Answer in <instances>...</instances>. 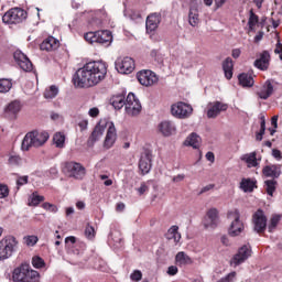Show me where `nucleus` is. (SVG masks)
<instances>
[{
  "mask_svg": "<svg viewBox=\"0 0 282 282\" xmlns=\"http://www.w3.org/2000/svg\"><path fill=\"white\" fill-rule=\"evenodd\" d=\"M85 235L87 239H94V237H96V230L94 229L93 226L88 225L85 229Z\"/></svg>",
  "mask_w": 282,
  "mask_h": 282,
  "instance_id": "8fccbe9b",
  "label": "nucleus"
},
{
  "mask_svg": "<svg viewBox=\"0 0 282 282\" xmlns=\"http://www.w3.org/2000/svg\"><path fill=\"white\" fill-rule=\"evenodd\" d=\"M32 265H33V268L41 269V268L45 267V261L42 260L41 257H33Z\"/></svg>",
  "mask_w": 282,
  "mask_h": 282,
  "instance_id": "49530a36",
  "label": "nucleus"
},
{
  "mask_svg": "<svg viewBox=\"0 0 282 282\" xmlns=\"http://www.w3.org/2000/svg\"><path fill=\"white\" fill-rule=\"evenodd\" d=\"M278 122H279V116H273V117L271 118V124H272V127H273L274 129H278V127H279Z\"/></svg>",
  "mask_w": 282,
  "mask_h": 282,
  "instance_id": "052dcab7",
  "label": "nucleus"
},
{
  "mask_svg": "<svg viewBox=\"0 0 282 282\" xmlns=\"http://www.w3.org/2000/svg\"><path fill=\"white\" fill-rule=\"evenodd\" d=\"M58 47H61V42L54 36H48L40 45V50L43 52H54L58 50Z\"/></svg>",
  "mask_w": 282,
  "mask_h": 282,
  "instance_id": "a878e982",
  "label": "nucleus"
},
{
  "mask_svg": "<svg viewBox=\"0 0 282 282\" xmlns=\"http://www.w3.org/2000/svg\"><path fill=\"white\" fill-rule=\"evenodd\" d=\"M58 96V88L56 86H51L44 91V98L46 100H52L53 98H56Z\"/></svg>",
  "mask_w": 282,
  "mask_h": 282,
  "instance_id": "79ce46f5",
  "label": "nucleus"
},
{
  "mask_svg": "<svg viewBox=\"0 0 282 282\" xmlns=\"http://www.w3.org/2000/svg\"><path fill=\"white\" fill-rule=\"evenodd\" d=\"M185 147H192L193 149H199V144H202V138L197 135V133H191L186 140L184 141Z\"/></svg>",
  "mask_w": 282,
  "mask_h": 282,
  "instance_id": "7c9ffc66",
  "label": "nucleus"
},
{
  "mask_svg": "<svg viewBox=\"0 0 282 282\" xmlns=\"http://www.w3.org/2000/svg\"><path fill=\"white\" fill-rule=\"evenodd\" d=\"M231 56H232V58H239V56H241V50L234 48L231 52Z\"/></svg>",
  "mask_w": 282,
  "mask_h": 282,
  "instance_id": "680f3d73",
  "label": "nucleus"
},
{
  "mask_svg": "<svg viewBox=\"0 0 282 282\" xmlns=\"http://www.w3.org/2000/svg\"><path fill=\"white\" fill-rule=\"evenodd\" d=\"M162 21V14L151 13L145 21L147 32H155Z\"/></svg>",
  "mask_w": 282,
  "mask_h": 282,
  "instance_id": "393cba45",
  "label": "nucleus"
},
{
  "mask_svg": "<svg viewBox=\"0 0 282 282\" xmlns=\"http://www.w3.org/2000/svg\"><path fill=\"white\" fill-rule=\"evenodd\" d=\"M139 169L142 175H147V173L151 171V153L145 152L141 155V159L139 161Z\"/></svg>",
  "mask_w": 282,
  "mask_h": 282,
  "instance_id": "c85d7f7f",
  "label": "nucleus"
},
{
  "mask_svg": "<svg viewBox=\"0 0 282 282\" xmlns=\"http://www.w3.org/2000/svg\"><path fill=\"white\" fill-rule=\"evenodd\" d=\"M241 162H246L248 169H257L259 166L261 159L257 158V152H250L247 154H243L240 158Z\"/></svg>",
  "mask_w": 282,
  "mask_h": 282,
  "instance_id": "bb28decb",
  "label": "nucleus"
},
{
  "mask_svg": "<svg viewBox=\"0 0 282 282\" xmlns=\"http://www.w3.org/2000/svg\"><path fill=\"white\" fill-rule=\"evenodd\" d=\"M47 140H50V133L36 130L31 131L26 133L22 140V151H30L31 147L39 149V147H43Z\"/></svg>",
  "mask_w": 282,
  "mask_h": 282,
  "instance_id": "f03ea898",
  "label": "nucleus"
},
{
  "mask_svg": "<svg viewBox=\"0 0 282 282\" xmlns=\"http://www.w3.org/2000/svg\"><path fill=\"white\" fill-rule=\"evenodd\" d=\"M24 241L26 246L34 247L36 243H39V237L36 236H25Z\"/></svg>",
  "mask_w": 282,
  "mask_h": 282,
  "instance_id": "a18cd8bd",
  "label": "nucleus"
},
{
  "mask_svg": "<svg viewBox=\"0 0 282 282\" xmlns=\"http://www.w3.org/2000/svg\"><path fill=\"white\" fill-rule=\"evenodd\" d=\"M257 188V181L252 178H242L240 182V189L243 193H252Z\"/></svg>",
  "mask_w": 282,
  "mask_h": 282,
  "instance_id": "c756f323",
  "label": "nucleus"
},
{
  "mask_svg": "<svg viewBox=\"0 0 282 282\" xmlns=\"http://www.w3.org/2000/svg\"><path fill=\"white\" fill-rule=\"evenodd\" d=\"M219 226V210L217 208H210L204 220V228L207 230H215Z\"/></svg>",
  "mask_w": 282,
  "mask_h": 282,
  "instance_id": "dca6fc26",
  "label": "nucleus"
},
{
  "mask_svg": "<svg viewBox=\"0 0 282 282\" xmlns=\"http://www.w3.org/2000/svg\"><path fill=\"white\" fill-rule=\"evenodd\" d=\"M13 58L19 65L20 69H23V72H32V62L30 61V58H28V55L23 54V52L15 51L13 54Z\"/></svg>",
  "mask_w": 282,
  "mask_h": 282,
  "instance_id": "f3484780",
  "label": "nucleus"
},
{
  "mask_svg": "<svg viewBox=\"0 0 282 282\" xmlns=\"http://www.w3.org/2000/svg\"><path fill=\"white\" fill-rule=\"evenodd\" d=\"M214 188H215V185L213 184L206 185L200 189L199 195H204V193H208V191H213Z\"/></svg>",
  "mask_w": 282,
  "mask_h": 282,
  "instance_id": "bf43d9fd",
  "label": "nucleus"
},
{
  "mask_svg": "<svg viewBox=\"0 0 282 282\" xmlns=\"http://www.w3.org/2000/svg\"><path fill=\"white\" fill-rule=\"evenodd\" d=\"M206 160H208V162H215V153L207 152L206 153Z\"/></svg>",
  "mask_w": 282,
  "mask_h": 282,
  "instance_id": "0e129e2a",
  "label": "nucleus"
},
{
  "mask_svg": "<svg viewBox=\"0 0 282 282\" xmlns=\"http://www.w3.org/2000/svg\"><path fill=\"white\" fill-rule=\"evenodd\" d=\"M10 195V188H8V185L0 183V199H6Z\"/></svg>",
  "mask_w": 282,
  "mask_h": 282,
  "instance_id": "09e8293b",
  "label": "nucleus"
},
{
  "mask_svg": "<svg viewBox=\"0 0 282 282\" xmlns=\"http://www.w3.org/2000/svg\"><path fill=\"white\" fill-rule=\"evenodd\" d=\"M199 6H202V0L189 1L188 23L192 28L199 25Z\"/></svg>",
  "mask_w": 282,
  "mask_h": 282,
  "instance_id": "2eb2a0df",
  "label": "nucleus"
},
{
  "mask_svg": "<svg viewBox=\"0 0 282 282\" xmlns=\"http://www.w3.org/2000/svg\"><path fill=\"white\" fill-rule=\"evenodd\" d=\"M177 272H178V269H177L176 265H171V267H169V269H167V274H169L170 276H175V274H177Z\"/></svg>",
  "mask_w": 282,
  "mask_h": 282,
  "instance_id": "13d9d810",
  "label": "nucleus"
},
{
  "mask_svg": "<svg viewBox=\"0 0 282 282\" xmlns=\"http://www.w3.org/2000/svg\"><path fill=\"white\" fill-rule=\"evenodd\" d=\"M251 254L252 250H250L248 246L241 247L232 258L234 265H241Z\"/></svg>",
  "mask_w": 282,
  "mask_h": 282,
  "instance_id": "4be33fe9",
  "label": "nucleus"
},
{
  "mask_svg": "<svg viewBox=\"0 0 282 282\" xmlns=\"http://www.w3.org/2000/svg\"><path fill=\"white\" fill-rule=\"evenodd\" d=\"M226 1L227 0H215L216 8H221L226 3Z\"/></svg>",
  "mask_w": 282,
  "mask_h": 282,
  "instance_id": "774afa93",
  "label": "nucleus"
},
{
  "mask_svg": "<svg viewBox=\"0 0 282 282\" xmlns=\"http://www.w3.org/2000/svg\"><path fill=\"white\" fill-rule=\"evenodd\" d=\"M28 180H29L28 176H20L17 180V186H25V184H28Z\"/></svg>",
  "mask_w": 282,
  "mask_h": 282,
  "instance_id": "4d7b16f0",
  "label": "nucleus"
},
{
  "mask_svg": "<svg viewBox=\"0 0 282 282\" xmlns=\"http://www.w3.org/2000/svg\"><path fill=\"white\" fill-rule=\"evenodd\" d=\"M272 156H273L278 162H281V160H282L281 150H279V149H273V150H272Z\"/></svg>",
  "mask_w": 282,
  "mask_h": 282,
  "instance_id": "6e6d98bb",
  "label": "nucleus"
},
{
  "mask_svg": "<svg viewBox=\"0 0 282 282\" xmlns=\"http://www.w3.org/2000/svg\"><path fill=\"white\" fill-rule=\"evenodd\" d=\"M22 162L21 156L13 154L9 158V164H11V166H20Z\"/></svg>",
  "mask_w": 282,
  "mask_h": 282,
  "instance_id": "de8ad7c7",
  "label": "nucleus"
},
{
  "mask_svg": "<svg viewBox=\"0 0 282 282\" xmlns=\"http://www.w3.org/2000/svg\"><path fill=\"white\" fill-rule=\"evenodd\" d=\"M276 90V82L274 79H267L256 91L260 100H268Z\"/></svg>",
  "mask_w": 282,
  "mask_h": 282,
  "instance_id": "9d476101",
  "label": "nucleus"
},
{
  "mask_svg": "<svg viewBox=\"0 0 282 282\" xmlns=\"http://www.w3.org/2000/svg\"><path fill=\"white\" fill-rule=\"evenodd\" d=\"M264 177H271V180H279L281 177V164H270L262 169Z\"/></svg>",
  "mask_w": 282,
  "mask_h": 282,
  "instance_id": "412c9836",
  "label": "nucleus"
},
{
  "mask_svg": "<svg viewBox=\"0 0 282 282\" xmlns=\"http://www.w3.org/2000/svg\"><path fill=\"white\" fill-rule=\"evenodd\" d=\"M148 191H149V186L147 185V183H141V186L137 188V193L139 195H144Z\"/></svg>",
  "mask_w": 282,
  "mask_h": 282,
  "instance_id": "864d4df0",
  "label": "nucleus"
},
{
  "mask_svg": "<svg viewBox=\"0 0 282 282\" xmlns=\"http://www.w3.org/2000/svg\"><path fill=\"white\" fill-rule=\"evenodd\" d=\"M110 102L115 109H122V107H127V99H124V95L113 96Z\"/></svg>",
  "mask_w": 282,
  "mask_h": 282,
  "instance_id": "e433bc0d",
  "label": "nucleus"
},
{
  "mask_svg": "<svg viewBox=\"0 0 282 282\" xmlns=\"http://www.w3.org/2000/svg\"><path fill=\"white\" fill-rule=\"evenodd\" d=\"M130 279L131 281H142V271L140 270H134L131 274H130Z\"/></svg>",
  "mask_w": 282,
  "mask_h": 282,
  "instance_id": "603ef678",
  "label": "nucleus"
},
{
  "mask_svg": "<svg viewBox=\"0 0 282 282\" xmlns=\"http://www.w3.org/2000/svg\"><path fill=\"white\" fill-rule=\"evenodd\" d=\"M259 23V15H256L254 11H250V17L248 20L249 31L252 32L254 30V25Z\"/></svg>",
  "mask_w": 282,
  "mask_h": 282,
  "instance_id": "c03bdc74",
  "label": "nucleus"
},
{
  "mask_svg": "<svg viewBox=\"0 0 282 282\" xmlns=\"http://www.w3.org/2000/svg\"><path fill=\"white\" fill-rule=\"evenodd\" d=\"M85 41L90 43H98L99 45H106L109 47L111 42L113 41V35H111L110 31H96V32H88L84 35Z\"/></svg>",
  "mask_w": 282,
  "mask_h": 282,
  "instance_id": "39448f33",
  "label": "nucleus"
},
{
  "mask_svg": "<svg viewBox=\"0 0 282 282\" xmlns=\"http://www.w3.org/2000/svg\"><path fill=\"white\" fill-rule=\"evenodd\" d=\"M108 130L106 133V138L104 140V149L109 150L113 144H116V140H118V132L116 131V126L113 122H109Z\"/></svg>",
  "mask_w": 282,
  "mask_h": 282,
  "instance_id": "a211bd4d",
  "label": "nucleus"
},
{
  "mask_svg": "<svg viewBox=\"0 0 282 282\" xmlns=\"http://www.w3.org/2000/svg\"><path fill=\"white\" fill-rule=\"evenodd\" d=\"M159 129L165 138H169L170 135H175V132L177 131V128L175 127V123L172 121H162L159 126Z\"/></svg>",
  "mask_w": 282,
  "mask_h": 282,
  "instance_id": "cd10ccee",
  "label": "nucleus"
},
{
  "mask_svg": "<svg viewBox=\"0 0 282 282\" xmlns=\"http://www.w3.org/2000/svg\"><path fill=\"white\" fill-rule=\"evenodd\" d=\"M171 113L174 118H178V120H186V118L193 116V106L178 101L171 106Z\"/></svg>",
  "mask_w": 282,
  "mask_h": 282,
  "instance_id": "0eeeda50",
  "label": "nucleus"
},
{
  "mask_svg": "<svg viewBox=\"0 0 282 282\" xmlns=\"http://www.w3.org/2000/svg\"><path fill=\"white\" fill-rule=\"evenodd\" d=\"M21 111V101L13 100L4 108V116L10 120L17 119L19 112Z\"/></svg>",
  "mask_w": 282,
  "mask_h": 282,
  "instance_id": "5701e85b",
  "label": "nucleus"
},
{
  "mask_svg": "<svg viewBox=\"0 0 282 282\" xmlns=\"http://www.w3.org/2000/svg\"><path fill=\"white\" fill-rule=\"evenodd\" d=\"M180 227L172 226L167 232L165 234L166 239L174 240V243H180V239H182V235L180 234Z\"/></svg>",
  "mask_w": 282,
  "mask_h": 282,
  "instance_id": "473e14b6",
  "label": "nucleus"
},
{
  "mask_svg": "<svg viewBox=\"0 0 282 282\" xmlns=\"http://www.w3.org/2000/svg\"><path fill=\"white\" fill-rule=\"evenodd\" d=\"M12 89V79L2 78L0 79V94H8Z\"/></svg>",
  "mask_w": 282,
  "mask_h": 282,
  "instance_id": "ea45409f",
  "label": "nucleus"
},
{
  "mask_svg": "<svg viewBox=\"0 0 282 282\" xmlns=\"http://www.w3.org/2000/svg\"><path fill=\"white\" fill-rule=\"evenodd\" d=\"M124 203H118L117 206H116V210L118 213H122V210H124Z\"/></svg>",
  "mask_w": 282,
  "mask_h": 282,
  "instance_id": "338daca9",
  "label": "nucleus"
},
{
  "mask_svg": "<svg viewBox=\"0 0 282 282\" xmlns=\"http://www.w3.org/2000/svg\"><path fill=\"white\" fill-rule=\"evenodd\" d=\"M184 177H185L184 174H178L176 176H173L172 182L174 183L183 182Z\"/></svg>",
  "mask_w": 282,
  "mask_h": 282,
  "instance_id": "e2e57ef3",
  "label": "nucleus"
},
{
  "mask_svg": "<svg viewBox=\"0 0 282 282\" xmlns=\"http://www.w3.org/2000/svg\"><path fill=\"white\" fill-rule=\"evenodd\" d=\"M207 118H217L221 111H228V104L213 101L207 105Z\"/></svg>",
  "mask_w": 282,
  "mask_h": 282,
  "instance_id": "6ab92c4d",
  "label": "nucleus"
},
{
  "mask_svg": "<svg viewBox=\"0 0 282 282\" xmlns=\"http://www.w3.org/2000/svg\"><path fill=\"white\" fill-rule=\"evenodd\" d=\"M253 65L257 69L267 72L268 67H270V53L268 51L260 53L259 58L254 61Z\"/></svg>",
  "mask_w": 282,
  "mask_h": 282,
  "instance_id": "b1692460",
  "label": "nucleus"
},
{
  "mask_svg": "<svg viewBox=\"0 0 282 282\" xmlns=\"http://www.w3.org/2000/svg\"><path fill=\"white\" fill-rule=\"evenodd\" d=\"M239 85L241 87H252L254 85V78L251 77V75H248L247 73H242L238 76Z\"/></svg>",
  "mask_w": 282,
  "mask_h": 282,
  "instance_id": "c9c22d12",
  "label": "nucleus"
},
{
  "mask_svg": "<svg viewBox=\"0 0 282 282\" xmlns=\"http://www.w3.org/2000/svg\"><path fill=\"white\" fill-rule=\"evenodd\" d=\"M281 221V215L274 214L272 215L269 225H268V231L274 232L276 230V226H279V223Z\"/></svg>",
  "mask_w": 282,
  "mask_h": 282,
  "instance_id": "4c0bfd02",
  "label": "nucleus"
},
{
  "mask_svg": "<svg viewBox=\"0 0 282 282\" xmlns=\"http://www.w3.org/2000/svg\"><path fill=\"white\" fill-rule=\"evenodd\" d=\"M223 69H224L225 77L227 78V80H230V78H232V69H235V64L232 63V58L227 57L223 62Z\"/></svg>",
  "mask_w": 282,
  "mask_h": 282,
  "instance_id": "72a5a7b5",
  "label": "nucleus"
},
{
  "mask_svg": "<svg viewBox=\"0 0 282 282\" xmlns=\"http://www.w3.org/2000/svg\"><path fill=\"white\" fill-rule=\"evenodd\" d=\"M115 67L119 74H131L135 69V62L129 56L119 57L115 62Z\"/></svg>",
  "mask_w": 282,
  "mask_h": 282,
  "instance_id": "f8f14e48",
  "label": "nucleus"
},
{
  "mask_svg": "<svg viewBox=\"0 0 282 282\" xmlns=\"http://www.w3.org/2000/svg\"><path fill=\"white\" fill-rule=\"evenodd\" d=\"M41 202H45V196H41L36 192L29 197V206H39Z\"/></svg>",
  "mask_w": 282,
  "mask_h": 282,
  "instance_id": "58836bf2",
  "label": "nucleus"
},
{
  "mask_svg": "<svg viewBox=\"0 0 282 282\" xmlns=\"http://www.w3.org/2000/svg\"><path fill=\"white\" fill-rule=\"evenodd\" d=\"M19 249V240L17 237L9 235L0 240V261L10 259Z\"/></svg>",
  "mask_w": 282,
  "mask_h": 282,
  "instance_id": "20e7f679",
  "label": "nucleus"
},
{
  "mask_svg": "<svg viewBox=\"0 0 282 282\" xmlns=\"http://www.w3.org/2000/svg\"><path fill=\"white\" fill-rule=\"evenodd\" d=\"M64 173L68 177H74L75 180H83V177H85V167L80 163L67 162L64 166Z\"/></svg>",
  "mask_w": 282,
  "mask_h": 282,
  "instance_id": "9b49d317",
  "label": "nucleus"
},
{
  "mask_svg": "<svg viewBox=\"0 0 282 282\" xmlns=\"http://www.w3.org/2000/svg\"><path fill=\"white\" fill-rule=\"evenodd\" d=\"M107 63L94 61L86 63L76 72L73 83L79 89L96 87L107 78Z\"/></svg>",
  "mask_w": 282,
  "mask_h": 282,
  "instance_id": "f257e3e1",
  "label": "nucleus"
},
{
  "mask_svg": "<svg viewBox=\"0 0 282 282\" xmlns=\"http://www.w3.org/2000/svg\"><path fill=\"white\" fill-rule=\"evenodd\" d=\"M252 226L253 231L258 235H263L268 228V217L265 216V213L262 209H258L252 215Z\"/></svg>",
  "mask_w": 282,
  "mask_h": 282,
  "instance_id": "1a4fd4ad",
  "label": "nucleus"
},
{
  "mask_svg": "<svg viewBox=\"0 0 282 282\" xmlns=\"http://www.w3.org/2000/svg\"><path fill=\"white\" fill-rule=\"evenodd\" d=\"M28 19V12L20 8L9 10L2 17V22L7 25H17V23H23Z\"/></svg>",
  "mask_w": 282,
  "mask_h": 282,
  "instance_id": "423d86ee",
  "label": "nucleus"
},
{
  "mask_svg": "<svg viewBox=\"0 0 282 282\" xmlns=\"http://www.w3.org/2000/svg\"><path fill=\"white\" fill-rule=\"evenodd\" d=\"M142 111L140 100L135 98L133 93H130L126 98V112L128 116H138Z\"/></svg>",
  "mask_w": 282,
  "mask_h": 282,
  "instance_id": "ddd939ff",
  "label": "nucleus"
},
{
  "mask_svg": "<svg viewBox=\"0 0 282 282\" xmlns=\"http://www.w3.org/2000/svg\"><path fill=\"white\" fill-rule=\"evenodd\" d=\"M276 186H279V182H276V180L274 178L264 181V188L267 194L270 197H274V193L276 192Z\"/></svg>",
  "mask_w": 282,
  "mask_h": 282,
  "instance_id": "f704fd0d",
  "label": "nucleus"
},
{
  "mask_svg": "<svg viewBox=\"0 0 282 282\" xmlns=\"http://www.w3.org/2000/svg\"><path fill=\"white\" fill-rule=\"evenodd\" d=\"M42 208H44V210H48L50 213H57L58 212V207H56V205L51 204V203H44L42 205Z\"/></svg>",
  "mask_w": 282,
  "mask_h": 282,
  "instance_id": "3c124183",
  "label": "nucleus"
},
{
  "mask_svg": "<svg viewBox=\"0 0 282 282\" xmlns=\"http://www.w3.org/2000/svg\"><path fill=\"white\" fill-rule=\"evenodd\" d=\"M65 243H76V237L74 236L66 237Z\"/></svg>",
  "mask_w": 282,
  "mask_h": 282,
  "instance_id": "69168bd1",
  "label": "nucleus"
},
{
  "mask_svg": "<svg viewBox=\"0 0 282 282\" xmlns=\"http://www.w3.org/2000/svg\"><path fill=\"white\" fill-rule=\"evenodd\" d=\"M137 79L143 87H151L159 80L158 75L149 69L138 72Z\"/></svg>",
  "mask_w": 282,
  "mask_h": 282,
  "instance_id": "4468645a",
  "label": "nucleus"
},
{
  "mask_svg": "<svg viewBox=\"0 0 282 282\" xmlns=\"http://www.w3.org/2000/svg\"><path fill=\"white\" fill-rule=\"evenodd\" d=\"M39 272L32 270L30 264H21L15 268L12 273L13 282H39Z\"/></svg>",
  "mask_w": 282,
  "mask_h": 282,
  "instance_id": "7ed1b4c3",
  "label": "nucleus"
},
{
  "mask_svg": "<svg viewBox=\"0 0 282 282\" xmlns=\"http://www.w3.org/2000/svg\"><path fill=\"white\" fill-rule=\"evenodd\" d=\"M176 265L180 268L184 265H191L193 263V259L188 257L184 251H180L175 257Z\"/></svg>",
  "mask_w": 282,
  "mask_h": 282,
  "instance_id": "2f4dec72",
  "label": "nucleus"
},
{
  "mask_svg": "<svg viewBox=\"0 0 282 282\" xmlns=\"http://www.w3.org/2000/svg\"><path fill=\"white\" fill-rule=\"evenodd\" d=\"M228 219H234L228 229L230 237H239V235L245 230L243 223L240 219L239 210L236 209L229 212Z\"/></svg>",
  "mask_w": 282,
  "mask_h": 282,
  "instance_id": "6e6552de",
  "label": "nucleus"
},
{
  "mask_svg": "<svg viewBox=\"0 0 282 282\" xmlns=\"http://www.w3.org/2000/svg\"><path fill=\"white\" fill-rule=\"evenodd\" d=\"M53 142L57 149H63L65 147V134L62 132H57L53 137Z\"/></svg>",
  "mask_w": 282,
  "mask_h": 282,
  "instance_id": "a19ab883",
  "label": "nucleus"
},
{
  "mask_svg": "<svg viewBox=\"0 0 282 282\" xmlns=\"http://www.w3.org/2000/svg\"><path fill=\"white\" fill-rule=\"evenodd\" d=\"M105 129H107V123L99 122L95 127V129L93 130V132L87 141L88 147H94V144H96V142H98V140H100V138H102V135L105 133Z\"/></svg>",
  "mask_w": 282,
  "mask_h": 282,
  "instance_id": "aec40b11",
  "label": "nucleus"
},
{
  "mask_svg": "<svg viewBox=\"0 0 282 282\" xmlns=\"http://www.w3.org/2000/svg\"><path fill=\"white\" fill-rule=\"evenodd\" d=\"M99 115H100V110L96 107L90 108L88 111V116H90V118H98Z\"/></svg>",
  "mask_w": 282,
  "mask_h": 282,
  "instance_id": "5fc2aeb1",
  "label": "nucleus"
},
{
  "mask_svg": "<svg viewBox=\"0 0 282 282\" xmlns=\"http://www.w3.org/2000/svg\"><path fill=\"white\" fill-rule=\"evenodd\" d=\"M260 120V131L256 134V140H258V142H261L263 135H265V117L262 116Z\"/></svg>",
  "mask_w": 282,
  "mask_h": 282,
  "instance_id": "37998d69",
  "label": "nucleus"
}]
</instances>
